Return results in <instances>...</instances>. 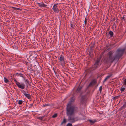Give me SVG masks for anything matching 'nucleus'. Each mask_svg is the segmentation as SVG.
I'll return each instance as SVG.
<instances>
[{"label": "nucleus", "mask_w": 126, "mask_h": 126, "mask_svg": "<svg viewBox=\"0 0 126 126\" xmlns=\"http://www.w3.org/2000/svg\"><path fill=\"white\" fill-rule=\"evenodd\" d=\"M29 63H28V62H26L25 63V65L28 66Z\"/></svg>", "instance_id": "72a5a7b5"}, {"label": "nucleus", "mask_w": 126, "mask_h": 126, "mask_svg": "<svg viewBox=\"0 0 126 126\" xmlns=\"http://www.w3.org/2000/svg\"><path fill=\"white\" fill-rule=\"evenodd\" d=\"M88 121L90 122V124H91V125H93L96 122V121L95 120L93 121L91 120H88Z\"/></svg>", "instance_id": "f3484780"}, {"label": "nucleus", "mask_w": 126, "mask_h": 126, "mask_svg": "<svg viewBox=\"0 0 126 126\" xmlns=\"http://www.w3.org/2000/svg\"><path fill=\"white\" fill-rule=\"evenodd\" d=\"M125 115L124 116V118H126V112H125Z\"/></svg>", "instance_id": "58836bf2"}, {"label": "nucleus", "mask_w": 126, "mask_h": 126, "mask_svg": "<svg viewBox=\"0 0 126 126\" xmlns=\"http://www.w3.org/2000/svg\"><path fill=\"white\" fill-rule=\"evenodd\" d=\"M16 102H18V104L19 105H21L22 104L23 101L21 100H17Z\"/></svg>", "instance_id": "5701e85b"}, {"label": "nucleus", "mask_w": 126, "mask_h": 126, "mask_svg": "<svg viewBox=\"0 0 126 126\" xmlns=\"http://www.w3.org/2000/svg\"><path fill=\"white\" fill-rule=\"evenodd\" d=\"M49 104H45V105H43V106L46 107L49 106Z\"/></svg>", "instance_id": "f704fd0d"}, {"label": "nucleus", "mask_w": 126, "mask_h": 126, "mask_svg": "<svg viewBox=\"0 0 126 126\" xmlns=\"http://www.w3.org/2000/svg\"><path fill=\"white\" fill-rule=\"evenodd\" d=\"M66 122V120L65 118H64L63 119V121L61 123V124H62L64 123H65Z\"/></svg>", "instance_id": "393cba45"}, {"label": "nucleus", "mask_w": 126, "mask_h": 126, "mask_svg": "<svg viewBox=\"0 0 126 126\" xmlns=\"http://www.w3.org/2000/svg\"><path fill=\"white\" fill-rule=\"evenodd\" d=\"M28 69L29 70L32 69V65L30 63H29L28 65Z\"/></svg>", "instance_id": "a211bd4d"}, {"label": "nucleus", "mask_w": 126, "mask_h": 126, "mask_svg": "<svg viewBox=\"0 0 126 126\" xmlns=\"http://www.w3.org/2000/svg\"><path fill=\"white\" fill-rule=\"evenodd\" d=\"M71 27L73 28H74L75 27V26L73 24H71Z\"/></svg>", "instance_id": "cd10ccee"}, {"label": "nucleus", "mask_w": 126, "mask_h": 126, "mask_svg": "<svg viewBox=\"0 0 126 126\" xmlns=\"http://www.w3.org/2000/svg\"><path fill=\"white\" fill-rule=\"evenodd\" d=\"M23 94L26 97L29 99H30L31 97V95L30 94L26 93V92L24 90H23Z\"/></svg>", "instance_id": "9b49d317"}, {"label": "nucleus", "mask_w": 126, "mask_h": 126, "mask_svg": "<svg viewBox=\"0 0 126 126\" xmlns=\"http://www.w3.org/2000/svg\"><path fill=\"white\" fill-rule=\"evenodd\" d=\"M37 4L40 7H46V6H47V5H46L43 2H42V3H37Z\"/></svg>", "instance_id": "f8f14e48"}, {"label": "nucleus", "mask_w": 126, "mask_h": 126, "mask_svg": "<svg viewBox=\"0 0 126 126\" xmlns=\"http://www.w3.org/2000/svg\"><path fill=\"white\" fill-rule=\"evenodd\" d=\"M33 103H32V104L31 103V104H30V105L31 106V107H30V108L32 107L33 106Z\"/></svg>", "instance_id": "4c0bfd02"}, {"label": "nucleus", "mask_w": 126, "mask_h": 126, "mask_svg": "<svg viewBox=\"0 0 126 126\" xmlns=\"http://www.w3.org/2000/svg\"><path fill=\"white\" fill-rule=\"evenodd\" d=\"M125 88H122L120 89V91L121 92H123L125 90Z\"/></svg>", "instance_id": "bb28decb"}, {"label": "nucleus", "mask_w": 126, "mask_h": 126, "mask_svg": "<svg viewBox=\"0 0 126 126\" xmlns=\"http://www.w3.org/2000/svg\"><path fill=\"white\" fill-rule=\"evenodd\" d=\"M4 81L6 83H8L9 82L8 79H7L6 77H4Z\"/></svg>", "instance_id": "4be33fe9"}, {"label": "nucleus", "mask_w": 126, "mask_h": 126, "mask_svg": "<svg viewBox=\"0 0 126 126\" xmlns=\"http://www.w3.org/2000/svg\"><path fill=\"white\" fill-rule=\"evenodd\" d=\"M125 17L124 16H123L122 17V19L125 20Z\"/></svg>", "instance_id": "a19ab883"}, {"label": "nucleus", "mask_w": 126, "mask_h": 126, "mask_svg": "<svg viewBox=\"0 0 126 126\" xmlns=\"http://www.w3.org/2000/svg\"><path fill=\"white\" fill-rule=\"evenodd\" d=\"M83 87V85H81L80 86L79 85L78 87L77 88V89L76 90V93H80L81 90L82 89Z\"/></svg>", "instance_id": "9d476101"}, {"label": "nucleus", "mask_w": 126, "mask_h": 126, "mask_svg": "<svg viewBox=\"0 0 126 126\" xmlns=\"http://www.w3.org/2000/svg\"><path fill=\"white\" fill-rule=\"evenodd\" d=\"M97 83L95 79H94L92 80L90 82L89 85L87 87V89L88 88L90 87L95 84Z\"/></svg>", "instance_id": "6e6552de"}, {"label": "nucleus", "mask_w": 126, "mask_h": 126, "mask_svg": "<svg viewBox=\"0 0 126 126\" xmlns=\"http://www.w3.org/2000/svg\"><path fill=\"white\" fill-rule=\"evenodd\" d=\"M64 58L63 56L61 55L60 57V58L59 59V60L60 62L63 63H64Z\"/></svg>", "instance_id": "4468645a"}, {"label": "nucleus", "mask_w": 126, "mask_h": 126, "mask_svg": "<svg viewBox=\"0 0 126 126\" xmlns=\"http://www.w3.org/2000/svg\"><path fill=\"white\" fill-rule=\"evenodd\" d=\"M125 50V48L122 49L120 48H118L116 51V54L115 55H113L114 51H110L109 52L107 53L106 57L103 58L102 60L105 64H110V65L109 67L107 66L105 68L104 70H106L108 69L114 61H118L123 55Z\"/></svg>", "instance_id": "f257e3e1"}, {"label": "nucleus", "mask_w": 126, "mask_h": 126, "mask_svg": "<svg viewBox=\"0 0 126 126\" xmlns=\"http://www.w3.org/2000/svg\"><path fill=\"white\" fill-rule=\"evenodd\" d=\"M114 25H115V23H113Z\"/></svg>", "instance_id": "c03bdc74"}, {"label": "nucleus", "mask_w": 126, "mask_h": 126, "mask_svg": "<svg viewBox=\"0 0 126 126\" xmlns=\"http://www.w3.org/2000/svg\"><path fill=\"white\" fill-rule=\"evenodd\" d=\"M105 52V51H103L102 53H101V55H103L104 53Z\"/></svg>", "instance_id": "e433bc0d"}, {"label": "nucleus", "mask_w": 126, "mask_h": 126, "mask_svg": "<svg viewBox=\"0 0 126 126\" xmlns=\"http://www.w3.org/2000/svg\"><path fill=\"white\" fill-rule=\"evenodd\" d=\"M87 16H86L85 18V19L84 21V24L85 25H86L87 23Z\"/></svg>", "instance_id": "b1692460"}, {"label": "nucleus", "mask_w": 126, "mask_h": 126, "mask_svg": "<svg viewBox=\"0 0 126 126\" xmlns=\"http://www.w3.org/2000/svg\"><path fill=\"white\" fill-rule=\"evenodd\" d=\"M103 55H101V54H100V57L98 58L97 59H100V60L102 57V56Z\"/></svg>", "instance_id": "c85d7f7f"}, {"label": "nucleus", "mask_w": 126, "mask_h": 126, "mask_svg": "<svg viewBox=\"0 0 126 126\" xmlns=\"http://www.w3.org/2000/svg\"><path fill=\"white\" fill-rule=\"evenodd\" d=\"M66 126H72V125L71 124L68 123L67 125Z\"/></svg>", "instance_id": "c756f323"}, {"label": "nucleus", "mask_w": 126, "mask_h": 126, "mask_svg": "<svg viewBox=\"0 0 126 126\" xmlns=\"http://www.w3.org/2000/svg\"><path fill=\"white\" fill-rule=\"evenodd\" d=\"M123 84L124 85H126V79L124 80Z\"/></svg>", "instance_id": "7c9ffc66"}, {"label": "nucleus", "mask_w": 126, "mask_h": 126, "mask_svg": "<svg viewBox=\"0 0 126 126\" xmlns=\"http://www.w3.org/2000/svg\"><path fill=\"white\" fill-rule=\"evenodd\" d=\"M102 88V86H101L99 87V91H100V93H101V92Z\"/></svg>", "instance_id": "2f4dec72"}, {"label": "nucleus", "mask_w": 126, "mask_h": 126, "mask_svg": "<svg viewBox=\"0 0 126 126\" xmlns=\"http://www.w3.org/2000/svg\"><path fill=\"white\" fill-rule=\"evenodd\" d=\"M53 70H54V72H55V71H54V68H53Z\"/></svg>", "instance_id": "37998d69"}, {"label": "nucleus", "mask_w": 126, "mask_h": 126, "mask_svg": "<svg viewBox=\"0 0 126 126\" xmlns=\"http://www.w3.org/2000/svg\"><path fill=\"white\" fill-rule=\"evenodd\" d=\"M115 97H113V100H116V99H115Z\"/></svg>", "instance_id": "ea45409f"}, {"label": "nucleus", "mask_w": 126, "mask_h": 126, "mask_svg": "<svg viewBox=\"0 0 126 126\" xmlns=\"http://www.w3.org/2000/svg\"><path fill=\"white\" fill-rule=\"evenodd\" d=\"M93 47H94V46H91V47L90 48V51L91 50H92V48H93Z\"/></svg>", "instance_id": "c9c22d12"}, {"label": "nucleus", "mask_w": 126, "mask_h": 126, "mask_svg": "<svg viewBox=\"0 0 126 126\" xmlns=\"http://www.w3.org/2000/svg\"><path fill=\"white\" fill-rule=\"evenodd\" d=\"M113 20H115V18H113Z\"/></svg>", "instance_id": "49530a36"}, {"label": "nucleus", "mask_w": 126, "mask_h": 126, "mask_svg": "<svg viewBox=\"0 0 126 126\" xmlns=\"http://www.w3.org/2000/svg\"><path fill=\"white\" fill-rule=\"evenodd\" d=\"M75 97L74 96L72 97L71 98L70 101L67 104V105H71L72 103L75 101Z\"/></svg>", "instance_id": "1a4fd4ad"}, {"label": "nucleus", "mask_w": 126, "mask_h": 126, "mask_svg": "<svg viewBox=\"0 0 126 126\" xmlns=\"http://www.w3.org/2000/svg\"><path fill=\"white\" fill-rule=\"evenodd\" d=\"M30 55L28 59V61H31L32 60L35 59L37 56L36 53L34 51L31 52L30 53Z\"/></svg>", "instance_id": "7ed1b4c3"}, {"label": "nucleus", "mask_w": 126, "mask_h": 126, "mask_svg": "<svg viewBox=\"0 0 126 126\" xmlns=\"http://www.w3.org/2000/svg\"><path fill=\"white\" fill-rule=\"evenodd\" d=\"M27 84H29V81L28 79H25L24 78L23 79Z\"/></svg>", "instance_id": "aec40b11"}, {"label": "nucleus", "mask_w": 126, "mask_h": 126, "mask_svg": "<svg viewBox=\"0 0 126 126\" xmlns=\"http://www.w3.org/2000/svg\"><path fill=\"white\" fill-rule=\"evenodd\" d=\"M86 96L85 95L81 96L80 101V102L81 104L83 105L85 103L86 101Z\"/></svg>", "instance_id": "423d86ee"}, {"label": "nucleus", "mask_w": 126, "mask_h": 126, "mask_svg": "<svg viewBox=\"0 0 126 126\" xmlns=\"http://www.w3.org/2000/svg\"><path fill=\"white\" fill-rule=\"evenodd\" d=\"M16 75H17L18 76H20V77H21L23 78V79L24 78V75L22 74L21 73H16Z\"/></svg>", "instance_id": "dca6fc26"}, {"label": "nucleus", "mask_w": 126, "mask_h": 126, "mask_svg": "<svg viewBox=\"0 0 126 126\" xmlns=\"http://www.w3.org/2000/svg\"><path fill=\"white\" fill-rule=\"evenodd\" d=\"M126 107V101L125 102L123 106H122L120 109L119 110H122L123 109H124Z\"/></svg>", "instance_id": "ddd939ff"}, {"label": "nucleus", "mask_w": 126, "mask_h": 126, "mask_svg": "<svg viewBox=\"0 0 126 126\" xmlns=\"http://www.w3.org/2000/svg\"><path fill=\"white\" fill-rule=\"evenodd\" d=\"M78 110L77 107L71 105H67L66 113L68 116V120L71 123H73L77 121L75 120V118L73 115L75 114V111H77Z\"/></svg>", "instance_id": "f03ea898"}, {"label": "nucleus", "mask_w": 126, "mask_h": 126, "mask_svg": "<svg viewBox=\"0 0 126 126\" xmlns=\"http://www.w3.org/2000/svg\"><path fill=\"white\" fill-rule=\"evenodd\" d=\"M45 116H42V117H37V119H39L41 120H43Z\"/></svg>", "instance_id": "6ab92c4d"}, {"label": "nucleus", "mask_w": 126, "mask_h": 126, "mask_svg": "<svg viewBox=\"0 0 126 126\" xmlns=\"http://www.w3.org/2000/svg\"><path fill=\"white\" fill-rule=\"evenodd\" d=\"M57 114L56 113H55L52 116V117L53 118H55L57 117Z\"/></svg>", "instance_id": "a878e982"}, {"label": "nucleus", "mask_w": 126, "mask_h": 126, "mask_svg": "<svg viewBox=\"0 0 126 126\" xmlns=\"http://www.w3.org/2000/svg\"><path fill=\"white\" fill-rule=\"evenodd\" d=\"M100 61V59H97L96 60L95 63L92 66V70H94L95 69L97 68L100 65L99 64Z\"/></svg>", "instance_id": "20e7f679"}, {"label": "nucleus", "mask_w": 126, "mask_h": 126, "mask_svg": "<svg viewBox=\"0 0 126 126\" xmlns=\"http://www.w3.org/2000/svg\"><path fill=\"white\" fill-rule=\"evenodd\" d=\"M16 10H18L19 9V8H16Z\"/></svg>", "instance_id": "79ce46f5"}, {"label": "nucleus", "mask_w": 126, "mask_h": 126, "mask_svg": "<svg viewBox=\"0 0 126 126\" xmlns=\"http://www.w3.org/2000/svg\"><path fill=\"white\" fill-rule=\"evenodd\" d=\"M58 3L55 4L54 5L52 9L54 11V12L57 13L59 12L57 6V5H58Z\"/></svg>", "instance_id": "0eeeda50"}, {"label": "nucleus", "mask_w": 126, "mask_h": 126, "mask_svg": "<svg viewBox=\"0 0 126 126\" xmlns=\"http://www.w3.org/2000/svg\"><path fill=\"white\" fill-rule=\"evenodd\" d=\"M108 18V17H107V18H106V20H107V19Z\"/></svg>", "instance_id": "a18cd8bd"}, {"label": "nucleus", "mask_w": 126, "mask_h": 126, "mask_svg": "<svg viewBox=\"0 0 126 126\" xmlns=\"http://www.w3.org/2000/svg\"><path fill=\"white\" fill-rule=\"evenodd\" d=\"M14 81L16 83L17 86L19 88L21 89H24L25 87V85L23 83H20L17 81L15 79H14Z\"/></svg>", "instance_id": "39448f33"}, {"label": "nucleus", "mask_w": 126, "mask_h": 126, "mask_svg": "<svg viewBox=\"0 0 126 126\" xmlns=\"http://www.w3.org/2000/svg\"><path fill=\"white\" fill-rule=\"evenodd\" d=\"M116 22H117V20H116Z\"/></svg>", "instance_id": "de8ad7c7"}, {"label": "nucleus", "mask_w": 126, "mask_h": 126, "mask_svg": "<svg viewBox=\"0 0 126 126\" xmlns=\"http://www.w3.org/2000/svg\"><path fill=\"white\" fill-rule=\"evenodd\" d=\"M109 34L110 35V37H111L113 35V33L112 31H110L109 32Z\"/></svg>", "instance_id": "412c9836"}, {"label": "nucleus", "mask_w": 126, "mask_h": 126, "mask_svg": "<svg viewBox=\"0 0 126 126\" xmlns=\"http://www.w3.org/2000/svg\"><path fill=\"white\" fill-rule=\"evenodd\" d=\"M112 76V74H111L107 76L105 79H104L103 82H105L110 77H111Z\"/></svg>", "instance_id": "2eb2a0df"}, {"label": "nucleus", "mask_w": 126, "mask_h": 126, "mask_svg": "<svg viewBox=\"0 0 126 126\" xmlns=\"http://www.w3.org/2000/svg\"><path fill=\"white\" fill-rule=\"evenodd\" d=\"M120 96V95H118L117 96H115V99H118Z\"/></svg>", "instance_id": "473e14b6"}]
</instances>
